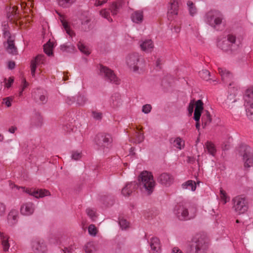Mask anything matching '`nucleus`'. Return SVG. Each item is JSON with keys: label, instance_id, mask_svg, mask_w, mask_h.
<instances>
[{"label": "nucleus", "instance_id": "c756f323", "mask_svg": "<svg viewBox=\"0 0 253 253\" xmlns=\"http://www.w3.org/2000/svg\"><path fill=\"white\" fill-rule=\"evenodd\" d=\"M170 141L173 147L179 150H181L184 147V141L179 137H177L174 139H171Z\"/></svg>", "mask_w": 253, "mask_h": 253}, {"label": "nucleus", "instance_id": "58836bf2", "mask_svg": "<svg viewBox=\"0 0 253 253\" xmlns=\"http://www.w3.org/2000/svg\"><path fill=\"white\" fill-rule=\"evenodd\" d=\"M86 213L92 221H95L96 220L97 213L94 210L90 208L87 209Z\"/></svg>", "mask_w": 253, "mask_h": 253}, {"label": "nucleus", "instance_id": "72a5a7b5", "mask_svg": "<svg viewBox=\"0 0 253 253\" xmlns=\"http://www.w3.org/2000/svg\"><path fill=\"white\" fill-rule=\"evenodd\" d=\"M77 0H57L58 4L63 8H69Z\"/></svg>", "mask_w": 253, "mask_h": 253}, {"label": "nucleus", "instance_id": "c85d7f7f", "mask_svg": "<svg viewBox=\"0 0 253 253\" xmlns=\"http://www.w3.org/2000/svg\"><path fill=\"white\" fill-rule=\"evenodd\" d=\"M205 149L208 152V154L212 157H214L215 156L216 149L213 143L210 141H207L205 143Z\"/></svg>", "mask_w": 253, "mask_h": 253}, {"label": "nucleus", "instance_id": "412c9836", "mask_svg": "<svg viewBox=\"0 0 253 253\" xmlns=\"http://www.w3.org/2000/svg\"><path fill=\"white\" fill-rule=\"evenodd\" d=\"M203 110V103L201 100H198L195 104V109L194 114V119L196 122L199 121Z\"/></svg>", "mask_w": 253, "mask_h": 253}, {"label": "nucleus", "instance_id": "7ed1b4c3", "mask_svg": "<svg viewBox=\"0 0 253 253\" xmlns=\"http://www.w3.org/2000/svg\"><path fill=\"white\" fill-rule=\"evenodd\" d=\"M208 248V244L204 236L196 235L190 244L189 253H205Z\"/></svg>", "mask_w": 253, "mask_h": 253}, {"label": "nucleus", "instance_id": "37998d69", "mask_svg": "<svg viewBox=\"0 0 253 253\" xmlns=\"http://www.w3.org/2000/svg\"><path fill=\"white\" fill-rule=\"evenodd\" d=\"M82 157V153L78 150H74L72 152L71 158L73 160L78 161Z\"/></svg>", "mask_w": 253, "mask_h": 253}, {"label": "nucleus", "instance_id": "bb28decb", "mask_svg": "<svg viewBox=\"0 0 253 253\" xmlns=\"http://www.w3.org/2000/svg\"><path fill=\"white\" fill-rule=\"evenodd\" d=\"M131 20L135 23H140L143 19V14L142 11L138 10L133 12L131 16Z\"/></svg>", "mask_w": 253, "mask_h": 253}, {"label": "nucleus", "instance_id": "c9c22d12", "mask_svg": "<svg viewBox=\"0 0 253 253\" xmlns=\"http://www.w3.org/2000/svg\"><path fill=\"white\" fill-rule=\"evenodd\" d=\"M220 197L221 201L223 204H225L230 200V198L227 196L226 192L222 188H220Z\"/></svg>", "mask_w": 253, "mask_h": 253}, {"label": "nucleus", "instance_id": "5701e85b", "mask_svg": "<svg viewBox=\"0 0 253 253\" xmlns=\"http://www.w3.org/2000/svg\"><path fill=\"white\" fill-rule=\"evenodd\" d=\"M110 105L114 108L120 106L122 104L121 95L119 93L113 94L110 100Z\"/></svg>", "mask_w": 253, "mask_h": 253}, {"label": "nucleus", "instance_id": "5fc2aeb1", "mask_svg": "<svg viewBox=\"0 0 253 253\" xmlns=\"http://www.w3.org/2000/svg\"><path fill=\"white\" fill-rule=\"evenodd\" d=\"M76 101L77 102V97L75 96L68 97L66 100L67 103L69 105L73 104Z\"/></svg>", "mask_w": 253, "mask_h": 253}, {"label": "nucleus", "instance_id": "f8f14e48", "mask_svg": "<svg viewBox=\"0 0 253 253\" xmlns=\"http://www.w3.org/2000/svg\"><path fill=\"white\" fill-rule=\"evenodd\" d=\"M45 56L43 54L38 55L31 62V75L35 77V72L37 67H41L45 61Z\"/></svg>", "mask_w": 253, "mask_h": 253}, {"label": "nucleus", "instance_id": "dca6fc26", "mask_svg": "<svg viewBox=\"0 0 253 253\" xmlns=\"http://www.w3.org/2000/svg\"><path fill=\"white\" fill-rule=\"evenodd\" d=\"M33 249L37 253H45L47 251V247L44 241L38 240L32 243Z\"/></svg>", "mask_w": 253, "mask_h": 253}, {"label": "nucleus", "instance_id": "3c124183", "mask_svg": "<svg viewBox=\"0 0 253 253\" xmlns=\"http://www.w3.org/2000/svg\"><path fill=\"white\" fill-rule=\"evenodd\" d=\"M92 116L94 119L97 120H99L102 118V114L96 111H92Z\"/></svg>", "mask_w": 253, "mask_h": 253}, {"label": "nucleus", "instance_id": "774afa93", "mask_svg": "<svg viewBox=\"0 0 253 253\" xmlns=\"http://www.w3.org/2000/svg\"><path fill=\"white\" fill-rule=\"evenodd\" d=\"M16 130V127L14 126H11L9 128V132L11 133H13L15 132V130Z\"/></svg>", "mask_w": 253, "mask_h": 253}, {"label": "nucleus", "instance_id": "cd10ccee", "mask_svg": "<svg viewBox=\"0 0 253 253\" xmlns=\"http://www.w3.org/2000/svg\"><path fill=\"white\" fill-rule=\"evenodd\" d=\"M6 51L11 54H15L17 53V48L15 47L14 41L12 39H7Z\"/></svg>", "mask_w": 253, "mask_h": 253}, {"label": "nucleus", "instance_id": "0eeeda50", "mask_svg": "<svg viewBox=\"0 0 253 253\" xmlns=\"http://www.w3.org/2000/svg\"><path fill=\"white\" fill-rule=\"evenodd\" d=\"M244 100L247 116L253 121V87L249 88L246 90Z\"/></svg>", "mask_w": 253, "mask_h": 253}, {"label": "nucleus", "instance_id": "c03bdc74", "mask_svg": "<svg viewBox=\"0 0 253 253\" xmlns=\"http://www.w3.org/2000/svg\"><path fill=\"white\" fill-rule=\"evenodd\" d=\"M21 83H22L21 87V89L18 93V96L19 97H21L22 96L23 91L29 85L28 83L27 82V81L25 78L22 79Z\"/></svg>", "mask_w": 253, "mask_h": 253}, {"label": "nucleus", "instance_id": "20e7f679", "mask_svg": "<svg viewBox=\"0 0 253 253\" xmlns=\"http://www.w3.org/2000/svg\"><path fill=\"white\" fill-rule=\"evenodd\" d=\"M126 64L134 72L139 74L145 67L144 60L140 58L138 53L129 55L126 58Z\"/></svg>", "mask_w": 253, "mask_h": 253}, {"label": "nucleus", "instance_id": "09e8293b", "mask_svg": "<svg viewBox=\"0 0 253 253\" xmlns=\"http://www.w3.org/2000/svg\"><path fill=\"white\" fill-rule=\"evenodd\" d=\"M5 205L3 203L0 202V217L4 216L5 214Z\"/></svg>", "mask_w": 253, "mask_h": 253}, {"label": "nucleus", "instance_id": "49530a36", "mask_svg": "<svg viewBox=\"0 0 253 253\" xmlns=\"http://www.w3.org/2000/svg\"><path fill=\"white\" fill-rule=\"evenodd\" d=\"M88 232L90 235L95 236L97 234V229L94 225L91 224L88 227Z\"/></svg>", "mask_w": 253, "mask_h": 253}, {"label": "nucleus", "instance_id": "1a4fd4ad", "mask_svg": "<svg viewBox=\"0 0 253 253\" xmlns=\"http://www.w3.org/2000/svg\"><path fill=\"white\" fill-rule=\"evenodd\" d=\"M222 20L221 13L217 10H211L207 12L205 16V20L209 25L216 28L221 24Z\"/></svg>", "mask_w": 253, "mask_h": 253}, {"label": "nucleus", "instance_id": "2eb2a0df", "mask_svg": "<svg viewBox=\"0 0 253 253\" xmlns=\"http://www.w3.org/2000/svg\"><path fill=\"white\" fill-rule=\"evenodd\" d=\"M158 181L162 185L169 187L173 182V177L170 174L164 172L158 177Z\"/></svg>", "mask_w": 253, "mask_h": 253}, {"label": "nucleus", "instance_id": "aec40b11", "mask_svg": "<svg viewBox=\"0 0 253 253\" xmlns=\"http://www.w3.org/2000/svg\"><path fill=\"white\" fill-rule=\"evenodd\" d=\"M138 187V185L135 182H131L127 184L122 189V193L124 196H128Z\"/></svg>", "mask_w": 253, "mask_h": 253}, {"label": "nucleus", "instance_id": "4c0bfd02", "mask_svg": "<svg viewBox=\"0 0 253 253\" xmlns=\"http://www.w3.org/2000/svg\"><path fill=\"white\" fill-rule=\"evenodd\" d=\"M79 49L83 53L86 55L90 54V51L88 47L86 46L83 42H80L78 43Z\"/></svg>", "mask_w": 253, "mask_h": 253}, {"label": "nucleus", "instance_id": "ddd939ff", "mask_svg": "<svg viewBox=\"0 0 253 253\" xmlns=\"http://www.w3.org/2000/svg\"><path fill=\"white\" fill-rule=\"evenodd\" d=\"M119 7L117 2H113L111 6L110 9H103L100 11V15L106 19L109 22H112V19L110 16V11H111L112 15H116L118 12Z\"/></svg>", "mask_w": 253, "mask_h": 253}, {"label": "nucleus", "instance_id": "a211bd4d", "mask_svg": "<svg viewBox=\"0 0 253 253\" xmlns=\"http://www.w3.org/2000/svg\"><path fill=\"white\" fill-rule=\"evenodd\" d=\"M35 210V206L31 202L25 203L22 205L20 208V212L24 215H30L33 213Z\"/></svg>", "mask_w": 253, "mask_h": 253}, {"label": "nucleus", "instance_id": "a878e982", "mask_svg": "<svg viewBox=\"0 0 253 253\" xmlns=\"http://www.w3.org/2000/svg\"><path fill=\"white\" fill-rule=\"evenodd\" d=\"M219 73L220 74L222 80L225 83H228L232 78V74L226 69L221 68L218 69Z\"/></svg>", "mask_w": 253, "mask_h": 253}, {"label": "nucleus", "instance_id": "79ce46f5", "mask_svg": "<svg viewBox=\"0 0 253 253\" xmlns=\"http://www.w3.org/2000/svg\"><path fill=\"white\" fill-rule=\"evenodd\" d=\"M87 102V99L84 95H79L77 97V103L80 106H84Z\"/></svg>", "mask_w": 253, "mask_h": 253}, {"label": "nucleus", "instance_id": "9d476101", "mask_svg": "<svg viewBox=\"0 0 253 253\" xmlns=\"http://www.w3.org/2000/svg\"><path fill=\"white\" fill-rule=\"evenodd\" d=\"M233 208L238 214L244 213L248 209V202L247 199L242 196L235 197L233 199Z\"/></svg>", "mask_w": 253, "mask_h": 253}, {"label": "nucleus", "instance_id": "bf43d9fd", "mask_svg": "<svg viewBox=\"0 0 253 253\" xmlns=\"http://www.w3.org/2000/svg\"><path fill=\"white\" fill-rule=\"evenodd\" d=\"M62 251L63 253H72L73 249L72 248H65Z\"/></svg>", "mask_w": 253, "mask_h": 253}, {"label": "nucleus", "instance_id": "f3484780", "mask_svg": "<svg viewBox=\"0 0 253 253\" xmlns=\"http://www.w3.org/2000/svg\"><path fill=\"white\" fill-rule=\"evenodd\" d=\"M0 238L3 251L4 252H8L10 247L14 244V241L3 232L0 233Z\"/></svg>", "mask_w": 253, "mask_h": 253}, {"label": "nucleus", "instance_id": "39448f33", "mask_svg": "<svg viewBox=\"0 0 253 253\" xmlns=\"http://www.w3.org/2000/svg\"><path fill=\"white\" fill-rule=\"evenodd\" d=\"M10 188L13 190H18L20 192L25 193L32 195L36 198H42L49 195V192L45 189H38L25 188L24 187L18 186L12 183L9 184Z\"/></svg>", "mask_w": 253, "mask_h": 253}, {"label": "nucleus", "instance_id": "6e6552de", "mask_svg": "<svg viewBox=\"0 0 253 253\" xmlns=\"http://www.w3.org/2000/svg\"><path fill=\"white\" fill-rule=\"evenodd\" d=\"M238 151L243 157L245 167H251L253 164V153L252 148L245 144H242L240 146Z\"/></svg>", "mask_w": 253, "mask_h": 253}, {"label": "nucleus", "instance_id": "a19ab883", "mask_svg": "<svg viewBox=\"0 0 253 253\" xmlns=\"http://www.w3.org/2000/svg\"><path fill=\"white\" fill-rule=\"evenodd\" d=\"M119 224L122 230H126L129 227V223L124 218H119Z\"/></svg>", "mask_w": 253, "mask_h": 253}, {"label": "nucleus", "instance_id": "423d86ee", "mask_svg": "<svg viewBox=\"0 0 253 253\" xmlns=\"http://www.w3.org/2000/svg\"><path fill=\"white\" fill-rule=\"evenodd\" d=\"M217 46L224 51H234L239 48V44L236 42V37L232 35H228L217 42Z\"/></svg>", "mask_w": 253, "mask_h": 253}, {"label": "nucleus", "instance_id": "338daca9", "mask_svg": "<svg viewBox=\"0 0 253 253\" xmlns=\"http://www.w3.org/2000/svg\"><path fill=\"white\" fill-rule=\"evenodd\" d=\"M44 45L45 46H48V47H50L52 48H53V43L52 42H51L50 41H49L46 44H45Z\"/></svg>", "mask_w": 253, "mask_h": 253}, {"label": "nucleus", "instance_id": "a18cd8bd", "mask_svg": "<svg viewBox=\"0 0 253 253\" xmlns=\"http://www.w3.org/2000/svg\"><path fill=\"white\" fill-rule=\"evenodd\" d=\"M199 76L203 80L209 81L210 80V73L207 70H203L199 72Z\"/></svg>", "mask_w": 253, "mask_h": 253}, {"label": "nucleus", "instance_id": "393cba45", "mask_svg": "<svg viewBox=\"0 0 253 253\" xmlns=\"http://www.w3.org/2000/svg\"><path fill=\"white\" fill-rule=\"evenodd\" d=\"M140 46L142 50L145 52H151L154 47L153 42L151 40H147L142 41L140 44Z\"/></svg>", "mask_w": 253, "mask_h": 253}, {"label": "nucleus", "instance_id": "0e129e2a", "mask_svg": "<svg viewBox=\"0 0 253 253\" xmlns=\"http://www.w3.org/2000/svg\"><path fill=\"white\" fill-rule=\"evenodd\" d=\"M172 253H183L178 248L174 247L172 249Z\"/></svg>", "mask_w": 253, "mask_h": 253}, {"label": "nucleus", "instance_id": "052dcab7", "mask_svg": "<svg viewBox=\"0 0 253 253\" xmlns=\"http://www.w3.org/2000/svg\"><path fill=\"white\" fill-rule=\"evenodd\" d=\"M37 120H38V123H37V124H36V126H40L42 124V118L40 115H37Z\"/></svg>", "mask_w": 253, "mask_h": 253}, {"label": "nucleus", "instance_id": "680f3d73", "mask_svg": "<svg viewBox=\"0 0 253 253\" xmlns=\"http://www.w3.org/2000/svg\"><path fill=\"white\" fill-rule=\"evenodd\" d=\"M15 66V63L13 61H9L8 63V69L12 70L14 68Z\"/></svg>", "mask_w": 253, "mask_h": 253}, {"label": "nucleus", "instance_id": "e433bc0d", "mask_svg": "<svg viewBox=\"0 0 253 253\" xmlns=\"http://www.w3.org/2000/svg\"><path fill=\"white\" fill-rule=\"evenodd\" d=\"M84 251L86 253H93L95 251V248L93 242L87 243L84 246Z\"/></svg>", "mask_w": 253, "mask_h": 253}, {"label": "nucleus", "instance_id": "9b49d317", "mask_svg": "<svg viewBox=\"0 0 253 253\" xmlns=\"http://www.w3.org/2000/svg\"><path fill=\"white\" fill-rule=\"evenodd\" d=\"M100 74L102 76H104L106 79L110 82L116 84H120V80L111 69L102 65H100Z\"/></svg>", "mask_w": 253, "mask_h": 253}, {"label": "nucleus", "instance_id": "f03ea898", "mask_svg": "<svg viewBox=\"0 0 253 253\" xmlns=\"http://www.w3.org/2000/svg\"><path fill=\"white\" fill-rule=\"evenodd\" d=\"M139 186L142 190L143 189L151 194L154 191L155 186V182L152 174L147 171H142L138 176Z\"/></svg>", "mask_w": 253, "mask_h": 253}, {"label": "nucleus", "instance_id": "69168bd1", "mask_svg": "<svg viewBox=\"0 0 253 253\" xmlns=\"http://www.w3.org/2000/svg\"><path fill=\"white\" fill-rule=\"evenodd\" d=\"M143 140V136L142 135H139L137 136V140H136V142L137 143H140Z\"/></svg>", "mask_w": 253, "mask_h": 253}, {"label": "nucleus", "instance_id": "13d9d810", "mask_svg": "<svg viewBox=\"0 0 253 253\" xmlns=\"http://www.w3.org/2000/svg\"><path fill=\"white\" fill-rule=\"evenodd\" d=\"M162 61V59L160 58H158L156 61V70L158 71L160 69V63Z\"/></svg>", "mask_w": 253, "mask_h": 253}, {"label": "nucleus", "instance_id": "603ef678", "mask_svg": "<svg viewBox=\"0 0 253 253\" xmlns=\"http://www.w3.org/2000/svg\"><path fill=\"white\" fill-rule=\"evenodd\" d=\"M43 50L45 54L50 56L52 54V48L48 46L43 45Z\"/></svg>", "mask_w": 253, "mask_h": 253}, {"label": "nucleus", "instance_id": "ea45409f", "mask_svg": "<svg viewBox=\"0 0 253 253\" xmlns=\"http://www.w3.org/2000/svg\"><path fill=\"white\" fill-rule=\"evenodd\" d=\"M202 121L205 126L209 125L211 121V118L208 112H206L202 117Z\"/></svg>", "mask_w": 253, "mask_h": 253}, {"label": "nucleus", "instance_id": "7c9ffc66", "mask_svg": "<svg viewBox=\"0 0 253 253\" xmlns=\"http://www.w3.org/2000/svg\"><path fill=\"white\" fill-rule=\"evenodd\" d=\"M37 93H38V94L42 93L39 95V99L42 103H44L46 101V91L45 90H43L40 88L37 89L36 91L32 92V96L36 98V96L37 95Z\"/></svg>", "mask_w": 253, "mask_h": 253}, {"label": "nucleus", "instance_id": "6e6d98bb", "mask_svg": "<svg viewBox=\"0 0 253 253\" xmlns=\"http://www.w3.org/2000/svg\"><path fill=\"white\" fill-rule=\"evenodd\" d=\"M107 0H95L94 5L96 6H101L106 3Z\"/></svg>", "mask_w": 253, "mask_h": 253}, {"label": "nucleus", "instance_id": "864d4df0", "mask_svg": "<svg viewBox=\"0 0 253 253\" xmlns=\"http://www.w3.org/2000/svg\"><path fill=\"white\" fill-rule=\"evenodd\" d=\"M13 81H14V80L12 78H11V77L9 78V79L7 81H5V87H7V88H9L12 84Z\"/></svg>", "mask_w": 253, "mask_h": 253}, {"label": "nucleus", "instance_id": "2f4dec72", "mask_svg": "<svg viewBox=\"0 0 253 253\" xmlns=\"http://www.w3.org/2000/svg\"><path fill=\"white\" fill-rule=\"evenodd\" d=\"M187 6L189 13L191 16H194L197 14V9L192 1L188 0L187 2Z\"/></svg>", "mask_w": 253, "mask_h": 253}, {"label": "nucleus", "instance_id": "6ab92c4d", "mask_svg": "<svg viewBox=\"0 0 253 253\" xmlns=\"http://www.w3.org/2000/svg\"><path fill=\"white\" fill-rule=\"evenodd\" d=\"M18 219V211L17 210L12 209L8 213L7 217L8 224L10 226L16 224Z\"/></svg>", "mask_w": 253, "mask_h": 253}, {"label": "nucleus", "instance_id": "4d7b16f0", "mask_svg": "<svg viewBox=\"0 0 253 253\" xmlns=\"http://www.w3.org/2000/svg\"><path fill=\"white\" fill-rule=\"evenodd\" d=\"M194 107H195L194 104L193 103H192V102L190 103V104H189L188 107V111L189 114L190 115H192V114L193 112Z\"/></svg>", "mask_w": 253, "mask_h": 253}, {"label": "nucleus", "instance_id": "473e14b6", "mask_svg": "<svg viewBox=\"0 0 253 253\" xmlns=\"http://www.w3.org/2000/svg\"><path fill=\"white\" fill-rule=\"evenodd\" d=\"M182 187L183 189L190 190L192 191H194L196 188L195 182L189 180L182 184Z\"/></svg>", "mask_w": 253, "mask_h": 253}, {"label": "nucleus", "instance_id": "e2e57ef3", "mask_svg": "<svg viewBox=\"0 0 253 253\" xmlns=\"http://www.w3.org/2000/svg\"><path fill=\"white\" fill-rule=\"evenodd\" d=\"M3 36L5 38L7 37V39H9V38H10V39H12L11 37L10 36V33L8 31L5 30L3 31Z\"/></svg>", "mask_w": 253, "mask_h": 253}, {"label": "nucleus", "instance_id": "f257e3e1", "mask_svg": "<svg viewBox=\"0 0 253 253\" xmlns=\"http://www.w3.org/2000/svg\"><path fill=\"white\" fill-rule=\"evenodd\" d=\"M196 211V208L194 206L185 204L176 206L174 212L179 220H187L195 216Z\"/></svg>", "mask_w": 253, "mask_h": 253}, {"label": "nucleus", "instance_id": "8fccbe9b", "mask_svg": "<svg viewBox=\"0 0 253 253\" xmlns=\"http://www.w3.org/2000/svg\"><path fill=\"white\" fill-rule=\"evenodd\" d=\"M152 107L150 104H146L142 107V112L145 114L149 113L151 110Z\"/></svg>", "mask_w": 253, "mask_h": 253}, {"label": "nucleus", "instance_id": "b1692460", "mask_svg": "<svg viewBox=\"0 0 253 253\" xmlns=\"http://www.w3.org/2000/svg\"><path fill=\"white\" fill-rule=\"evenodd\" d=\"M59 15L60 16V22L62 23L63 29L66 31V33L70 37L72 38L75 34L74 32L71 30L69 23L66 21L63 16L61 15V14H59Z\"/></svg>", "mask_w": 253, "mask_h": 253}, {"label": "nucleus", "instance_id": "4468645a", "mask_svg": "<svg viewBox=\"0 0 253 253\" xmlns=\"http://www.w3.org/2000/svg\"><path fill=\"white\" fill-rule=\"evenodd\" d=\"M178 2L177 0L170 1L168 6V16L169 20H171L174 16L178 14Z\"/></svg>", "mask_w": 253, "mask_h": 253}, {"label": "nucleus", "instance_id": "4be33fe9", "mask_svg": "<svg viewBox=\"0 0 253 253\" xmlns=\"http://www.w3.org/2000/svg\"><path fill=\"white\" fill-rule=\"evenodd\" d=\"M150 246L153 253H161V249L159 239L157 237H152L150 239Z\"/></svg>", "mask_w": 253, "mask_h": 253}, {"label": "nucleus", "instance_id": "de8ad7c7", "mask_svg": "<svg viewBox=\"0 0 253 253\" xmlns=\"http://www.w3.org/2000/svg\"><path fill=\"white\" fill-rule=\"evenodd\" d=\"M13 98L11 97H7L3 99V103L7 107L11 106V102Z\"/></svg>", "mask_w": 253, "mask_h": 253}, {"label": "nucleus", "instance_id": "f704fd0d", "mask_svg": "<svg viewBox=\"0 0 253 253\" xmlns=\"http://www.w3.org/2000/svg\"><path fill=\"white\" fill-rule=\"evenodd\" d=\"M102 140L103 141V146L109 148L111 146L112 139L109 134H105L102 136Z\"/></svg>", "mask_w": 253, "mask_h": 253}]
</instances>
